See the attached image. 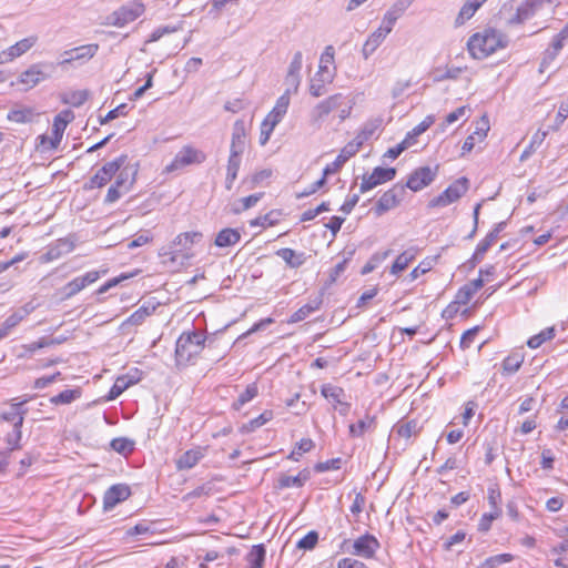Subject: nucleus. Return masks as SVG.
I'll list each match as a JSON object with an SVG mask.
<instances>
[{"mask_svg":"<svg viewBox=\"0 0 568 568\" xmlns=\"http://www.w3.org/2000/svg\"><path fill=\"white\" fill-rule=\"evenodd\" d=\"M202 239L200 232H183L162 246L159 256L165 265H183L193 257L192 247Z\"/></svg>","mask_w":568,"mask_h":568,"instance_id":"1","label":"nucleus"},{"mask_svg":"<svg viewBox=\"0 0 568 568\" xmlns=\"http://www.w3.org/2000/svg\"><path fill=\"white\" fill-rule=\"evenodd\" d=\"M507 37L496 29H485L483 32L474 33L467 41L469 54L477 60H483L498 49L506 48Z\"/></svg>","mask_w":568,"mask_h":568,"instance_id":"2","label":"nucleus"},{"mask_svg":"<svg viewBox=\"0 0 568 568\" xmlns=\"http://www.w3.org/2000/svg\"><path fill=\"white\" fill-rule=\"evenodd\" d=\"M206 336L200 331L183 332L175 344V361L178 365H186L196 358L204 349Z\"/></svg>","mask_w":568,"mask_h":568,"instance_id":"3","label":"nucleus"},{"mask_svg":"<svg viewBox=\"0 0 568 568\" xmlns=\"http://www.w3.org/2000/svg\"><path fill=\"white\" fill-rule=\"evenodd\" d=\"M145 11V7L140 1H132L123 4L106 17V24L123 28L141 17Z\"/></svg>","mask_w":568,"mask_h":568,"instance_id":"4","label":"nucleus"},{"mask_svg":"<svg viewBox=\"0 0 568 568\" xmlns=\"http://www.w3.org/2000/svg\"><path fill=\"white\" fill-rule=\"evenodd\" d=\"M468 190V180L466 178H459L454 181L445 191L439 195L433 197L428 206L429 207H446L452 203L459 200Z\"/></svg>","mask_w":568,"mask_h":568,"instance_id":"5","label":"nucleus"},{"mask_svg":"<svg viewBox=\"0 0 568 568\" xmlns=\"http://www.w3.org/2000/svg\"><path fill=\"white\" fill-rule=\"evenodd\" d=\"M99 51L98 43H89L65 50L61 55L62 60L58 65L64 68L67 65H82L89 62Z\"/></svg>","mask_w":568,"mask_h":568,"instance_id":"6","label":"nucleus"},{"mask_svg":"<svg viewBox=\"0 0 568 568\" xmlns=\"http://www.w3.org/2000/svg\"><path fill=\"white\" fill-rule=\"evenodd\" d=\"M206 155L203 151L191 145H184L174 156L172 162L165 166V172L171 173L181 170L187 165L201 164Z\"/></svg>","mask_w":568,"mask_h":568,"instance_id":"7","label":"nucleus"},{"mask_svg":"<svg viewBox=\"0 0 568 568\" xmlns=\"http://www.w3.org/2000/svg\"><path fill=\"white\" fill-rule=\"evenodd\" d=\"M48 67L49 64L43 62L31 64L20 73L17 79V84L22 85L24 91L36 88L38 84L50 78V74L47 71Z\"/></svg>","mask_w":568,"mask_h":568,"instance_id":"8","label":"nucleus"},{"mask_svg":"<svg viewBox=\"0 0 568 568\" xmlns=\"http://www.w3.org/2000/svg\"><path fill=\"white\" fill-rule=\"evenodd\" d=\"M128 155L121 154L116 159L106 162L89 181L88 189L104 186L126 162Z\"/></svg>","mask_w":568,"mask_h":568,"instance_id":"9","label":"nucleus"},{"mask_svg":"<svg viewBox=\"0 0 568 568\" xmlns=\"http://www.w3.org/2000/svg\"><path fill=\"white\" fill-rule=\"evenodd\" d=\"M106 271H89L85 274L74 277L70 282H68L63 287H61L62 300H69L75 294L80 293L87 286L95 283L101 274H105Z\"/></svg>","mask_w":568,"mask_h":568,"instance_id":"10","label":"nucleus"},{"mask_svg":"<svg viewBox=\"0 0 568 568\" xmlns=\"http://www.w3.org/2000/svg\"><path fill=\"white\" fill-rule=\"evenodd\" d=\"M320 103L324 106V109L331 114L334 111L338 112L339 122L345 121L349 118L353 109V103L348 99V97L343 93H335L326 99L320 101Z\"/></svg>","mask_w":568,"mask_h":568,"instance_id":"11","label":"nucleus"},{"mask_svg":"<svg viewBox=\"0 0 568 568\" xmlns=\"http://www.w3.org/2000/svg\"><path fill=\"white\" fill-rule=\"evenodd\" d=\"M396 176V170L394 168H382L377 166L368 175H363L359 185V193H365L374 187L392 181Z\"/></svg>","mask_w":568,"mask_h":568,"instance_id":"12","label":"nucleus"},{"mask_svg":"<svg viewBox=\"0 0 568 568\" xmlns=\"http://www.w3.org/2000/svg\"><path fill=\"white\" fill-rule=\"evenodd\" d=\"M32 399L31 396H24L21 400L12 399L10 410L0 414V419L13 424V428H21L28 409L24 405Z\"/></svg>","mask_w":568,"mask_h":568,"instance_id":"13","label":"nucleus"},{"mask_svg":"<svg viewBox=\"0 0 568 568\" xmlns=\"http://www.w3.org/2000/svg\"><path fill=\"white\" fill-rule=\"evenodd\" d=\"M381 544L377 538L371 534H365L356 538L353 542L352 554L366 559L375 557Z\"/></svg>","mask_w":568,"mask_h":568,"instance_id":"14","label":"nucleus"},{"mask_svg":"<svg viewBox=\"0 0 568 568\" xmlns=\"http://www.w3.org/2000/svg\"><path fill=\"white\" fill-rule=\"evenodd\" d=\"M335 50L333 45H327L320 57L318 71L316 77L320 78L321 82L332 83L334 81L336 71L335 67L331 70L329 67L334 64Z\"/></svg>","mask_w":568,"mask_h":568,"instance_id":"15","label":"nucleus"},{"mask_svg":"<svg viewBox=\"0 0 568 568\" xmlns=\"http://www.w3.org/2000/svg\"><path fill=\"white\" fill-rule=\"evenodd\" d=\"M404 192L403 186L394 185L392 189L383 193L373 209L376 216H381L387 211L396 207L400 202V194Z\"/></svg>","mask_w":568,"mask_h":568,"instance_id":"16","label":"nucleus"},{"mask_svg":"<svg viewBox=\"0 0 568 568\" xmlns=\"http://www.w3.org/2000/svg\"><path fill=\"white\" fill-rule=\"evenodd\" d=\"M436 178V170L429 166H422L416 169L408 176L406 186L414 192L420 191L429 185Z\"/></svg>","mask_w":568,"mask_h":568,"instance_id":"17","label":"nucleus"},{"mask_svg":"<svg viewBox=\"0 0 568 568\" xmlns=\"http://www.w3.org/2000/svg\"><path fill=\"white\" fill-rule=\"evenodd\" d=\"M131 495V489L125 484L112 485L103 495L104 510L113 509L118 504L126 500Z\"/></svg>","mask_w":568,"mask_h":568,"instance_id":"18","label":"nucleus"},{"mask_svg":"<svg viewBox=\"0 0 568 568\" xmlns=\"http://www.w3.org/2000/svg\"><path fill=\"white\" fill-rule=\"evenodd\" d=\"M291 88H287L285 92L276 100L273 109L267 113L263 121L276 126L287 113L291 103Z\"/></svg>","mask_w":568,"mask_h":568,"instance_id":"19","label":"nucleus"},{"mask_svg":"<svg viewBox=\"0 0 568 568\" xmlns=\"http://www.w3.org/2000/svg\"><path fill=\"white\" fill-rule=\"evenodd\" d=\"M359 151L358 149V143H353L352 141H349L338 153V155L336 156V159L326 164V166L324 168L323 170V173L324 175H332V174H335L337 173L342 166L351 159L353 158L357 152Z\"/></svg>","mask_w":568,"mask_h":568,"instance_id":"20","label":"nucleus"},{"mask_svg":"<svg viewBox=\"0 0 568 568\" xmlns=\"http://www.w3.org/2000/svg\"><path fill=\"white\" fill-rule=\"evenodd\" d=\"M303 65V53L296 51L288 65L287 74L285 78L287 88H291L293 93H296L301 84V70Z\"/></svg>","mask_w":568,"mask_h":568,"instance_id":"21","label":"nucleus"},{"mask_svg":"<svg viewBox=\"0 0 568 568\" xmlns=\"http://www.w3.org/2000/svg\"><path fill=\"white\" fill-rule=\"evenodd\" d=\"M74 247H75V244L72 239H70V237L59 239L48 247V250L44 254V260L47 262L58 260V258L62 257L63 255L71 253L74 250Z\"/></svg>","mask_w":568,"mask_h":568,"instance_id":"22","label":"nucleus"},{"mask_svg":"<svg viewBox=\"0 0 568 568\" xmlns=\"http://www.w3.org/2000/svg\"><path fill=\"white\" fill-rule=\"evenodd\" d=\"M118 172L114 183L121 186L122 191L129 192L136 180L138 163H128L126 161Z\"/></svg>","mask_w":568,"mask_h":568,"instance_id":"23","label":"nucleus"},{"mask_svg":"<svg viewBox=\"0 0 568 568\" xmlns=\"http://www.w3.org/2000/svg\"><path fill=\"white\" fill-rule=\"evenodd\" d=\"M155 310L156 304L151 302L144 303L121 324V328L124 329L128 326H139L143 324L144 321L155 312Z\"/></svg>","mask_w":568,"mask_h":568,"instance_id":"24","label":"nucleus"},{"mask_svg":"<svg viewBox=\"0 0 568 568\" xmlns=\"http://www.w3.org/2000/svg\"><path fill=\"white\" fill-rule=\"evenodd\" d=\"M73 119L74 114L71 110H63L54 116L52 132L55 141L51 143L52 148H55L57 144L60 143L64 130Z\"/></svg>","mask_w":568,"mask_h":568,"instance_id":"25","label":"nucleus"},{"mask_svg":"<svg viewBox=\"0 0 568 568\" xmlns=\"http://www.w3.org/2000/svg\"><path fill=\"white\" fill-rule=\"evenodd\" d=\"M204 457V449L196 447L183 453L176 460L179 470L193 468Z\"/></svg>","mask_w":568,"mask_h":568,"instance_id":"26","label":"nucleus"},{"mask_svg":"<svg viewBox=\"0 0 568 568\" xmlns=\"http://www.w3.org/2000/svg\"><path fill=\"white\" fill-rule=\"evenodd\" d=\"M487 0H465L462 6L456 19L455 27L463 26L466 21L471 19L477 10L486 2Z\"/></svg>","mask_w":568,"mask_h":568,"instance_id":"27","label":"nucleus"},{"mask_svg":"<svg viewBox=\"0 0 568 568\" xmlns=\"http://www.w3.org/2000/svg\"><path fill=\"white\" fill-rule=\"evenodd\" d=\"M311 473L308 469L301 470L296 476L281 474L277 480V488L284 489L290 487H303L310 479Z\"/></svg>","mask_w":568,"mask_h":568,"instance_id":"28","label":"nucleus"},{"mask_svg":"<svg viewBox=\"0 0 568 568\" xmlns=\"http://www.w3.org/2000/svg\"><path fill=\"white\" fill-rule=\"evenodd\" d=\"M246 143V129L243 120L235 121L233 125L230 151L244 152Z\"/></svg>","mask_w":568,"mask_h":568,"instance_id":"29","label":"nucleus"},{"mask_svg":"<svg viewBox=\"0 0 568 568\" xmlns=\"http://www.w3.org/2000/svg\"><path fill=\"white\" fill-rule=\"evenodd\" d=\"M241 241V233L236 229L225 227L221 230L215 237L214 244L217 247L224 248L233 246Z\"/></svg>","mask_w":568,"mask_h":568,"instance_id":"30","label":"nucleus"},{"mask_svg":"<svg viewBox=\"0 0 568 568\" xmlns=\"http://www.w3.org/2000/svg\"><path fill=\"white\" fill-rule=\"evenodd\" d=\"M36 310V305L31 302L26 303L20 308L16 310L10 314L6 320L4 324L10 329L14 328L17 325H19L28 315H30Z\"/></svg>","mask_w":568,"mask_h":568,"instance_id":"31","label":"nucleus"},{"mask_svg":"<svg viewBox=\"0 0 568 568\" xmlns=\"http://www.w3.org/2000/svg\"><path fill=\"white\" fill-rule=\"evenodd\" d=\"M536 12V2L535 1H526L521 3L518 8L516 13L509 19V24H519L524 21L530 19L534 17Z\"/></svg>","mask_w":568,"mask_h":568,"instance_id":"32","label":"nucleus"},{"mask_svg":"<svg viewBox=\"0 0 568 568\" xmlns=\"http://www.w3.org/2000/svg\"><path fill=\"white\" fill-rule=\"evenodd\" d=\"M321 305H322V298H320V297L306 303L305 305L300 307L296 312H294L291 315L288 323H298V322L304 321L312 313L320 310Z\"/></svg>","mask_w":568,"mask_h":568,"instance_id":"33","label":"nucleus"},{"mask_svg":"<svg viewBox=\"0 0 568 568\" xmlns=\"http://www.w3.org/2000/svg\"><path fill=\"white\" fill-rule=\"evenodd\" d=\"M385 39L386 36L379 29L371 33L363 45V57L365 59H368L377 50V48L383 43Z\"/></svg>","mask_w":568,"mask_h":568,"instance_id":"34","label":"nucleus"},{"mask_svg":"<svg viewBox=\"0 0 568 568\" xmlns=\"http://www.w3.org/2000/svg\"><path fill=\"white\" fill-rule=\"evenodd\" d=\"M276 255L281 257L290 267L297 268L305 262L304 253H296L288 247L280 248Z\"/></svg>","mask_w":568,"mask_h":568,"instance_id":"35","label":"nucleus"},{"mask_svg":"<svg viewBox=\"0 0 568 568\" xmlns=\"http://www.w3.org/2000/svg\"><path fill=\"white\" fill-rule=\"evenodd\" d=\"M38 42V36L32 34L27 38L21 39L14 44L9 47V50L13 57V59H18L24 53H27L30 49H32Z\"/></svg>","mask_w":568,"mask_h":568,"instance_id":"36","label":"nucleus"},{"mask_svg":"<svg viewBox=\"0 0 568 568\" xmlns=\"http://www.w3.org/2000/svg\"><path fill=\"white\" fill-rule=\"evenodd\" d=\"M506 223L499 222L495 225V227L477 244V254H486V252L490 248V246L497 240L499 233L505 229Z\"/></svg>","mask_w":568,"mask_h":568,"instance_id":"37","label":"nucleus"},{"mask_svg":"<svg viewBox=\"0 0 568 568\" xmlns=\"http://www.w3.org/2000/svg\"><path fill=\"white\" fill-rule=\"evenodd\" d=\"M274 417V414L272 410H264L261 415H258L257 417L251 419L250 422L243 424L240 428V432L242 434H248V433H252L254 430H256L257 428L262 427L263 425H265L266 423H268L270 420H272Z\"/></svg>","mask_w":568,"mask_h":568,"instance_id":"38","label":"nucleus"},{"mask_svg":"<svg viewBox=\"0 0 568 568\" xmlns=\"http://www.w3.org/2000/svg\"><path fill=\"white\" fill-rule=\"evenodd\" d=\"M266 556V549L263 544L254 545L246 556L250 568H263Z\"/></svg>","mask_w":568,"mask_h":568,"instance_id":"39","label":"nucleus"},{"mask_svg":"<svg viewBox=\"0 0 568 568\" xmlns=\"http://www.w3.org/2000/svg\"><path fill=\"white\" fill-rule=\"evenodd\" d=\"M263 195H264V193L260 192V193L251 194L248 196L240 199L239 201H236L235 203L232 204L231 212L233 214H240V213L255 206L256 203L263 197Z\"/></svg>","mask_w":568,"mask_h":568,"instance_id":"40","label":"nucleus"},{"mask_svg":"<svg viewBox=\"0 0 568 568\" xmlns=\"http://www.w3.org/2000/svg\"><path fill=\"white\" fill-rule=\"evenodd\" d=\"M416 257V250L415 248H408L400 253L396 260L394 261L390 273L392 274H398L399 272L404 271L408 264Z\"/></svg>","mask_w":568,"mask_h":568,"instance_id":"41","label":"nucleus"},{"mask_svg":"<svg viewBox=\"0 0 568 568\" xmlns=\"http://www.w3.org/2000/svg\"><path fill=\"white\" fill-rule=\"evenodd\" d=\"M36 116V112L32 108L13 109L8 112L7 119L16 123H28L32 122Z\"/></svg>","mask_w":568,"mask_h":568,"instance_id":"42","label":"nucleus"},{"mask_svg":"<svg viewBox=\"0 0 568 568\" xmlns=\"http://www.w3.org/2000/svg\"><path fill=\"white\" fill-rule=\"evenodd\" d=\"M321 394L331 403L335 405L342 404L343 398L345 397V392L342 387L332 385V384H324L321 387Z\"/></svg>","mask_w":568,"mask_h":568,"instance_id":"43","label":"nucleus"},{"mask_svg":"<svg viewBox=\"0 0 568 568\" xmlns=\"http://www.w3.org/2000/svg\"><path fill=\"white\" fill-rule=\"evenodd\" d=\"M81 397V389H64L50 398L52 405H68Z\"/></svg>","mask_w":568,"mask_h":568,"instance_id":"44","label":"nucleus"},{"mask_svg":"<svg viewBox=\"0 0 568 568\" xmlns=\"http://www.w3.org/2000/svg\"><path fill=\"white\" fill-rule=\"evenodd\" d=\"M258 394V388L255 383L246 386L245 390L242 392L237 399L232 404L233 409L240 410L246 403L251 402Z\"/></svg>","mask_w":568,"mask_h":568,"instance_id":"45","label":"nucleus"},{"mask_svg":"<svg viewBox=\"0 0 568 568\" xmlns=\"http://www.w3.org/2000/svg\"><path fill=\"white\" fill-rule=\"evenodd\" d=\"M328 115L324 106L320 102L316 103L308 114L310 125L314 129H320Z\"/></svg>","mask_w":568,"mask_h":568,"instance_id":"46","label":"nucleus"},{"mask_svg":"<svg viewBox=\"0 0 568 568\" xmlns=\"http://www.w3.org/2000/svg\"><path fill=\"white\" fill-rule=\"evenodd\" d=\"M393 430L402 438L409 439L418 433L417 423L415 420H406L397 423Z\"/></svg>","mask_w":568,"mask_h":568,"instance_id":"47","label":"nucleus"},{"mask_svg":"<svg viewBox=\"0 0 568 568\" xmlns=\"http://www.w3.org/2000/svg\"><path fill=\"white\" fill-rule=\"evenodd\" d=\"M375 417L366 415L363 419L358 420L356 424H351L349 435L352 437H362L367 429H369L374 424Z\"/></svg>","mask_w":568,"mask_h":568,"instance_id":"48","label":"nucleus"},{"mask_svg":"<svg viewBox=\"0 0 568 568\" xmlns=\"http://www.w3.org/2000/svg\"><path fill=\"white\" fill-rule=\"evenodd\" d=\"M554 337H555V328L552 326L546 327L545 329L540 331L538 334L531 336L528 339L527 345L530 348H538L545 342L550 341Z\"/></svg>","mask_w":568,"mask_h":568,"instance_id":"49","label":"nucleus"},{"mask_svg":"<svg viewBox=\"0 0 568 568\" xmlns=\"http://www.w3.org/2000/svg\"><path fill=\"white\" fill-rule=\"evenodd\" d=\"M378 124L376 122H367L363 125L361 131L356 134V136L352 140L353 143H358V149L361 150L364 142L371 139L376 130Z\"/></svg>","mask_w":568,"mask_h":568,"instance_id":"50","label":"nucleus"},{"mask_svg":"<svg viewBox=\"0 0 568 568\" xmlns=\"http://www.w3.org/2000/svg\"><path fill=\"white\" fill-rule=\"evenodd\" d=\"M182 28H183V22H179L175 26H161V27H158L150 34V38L146 40V43L156 42L162 37L166 36V34H171V33L178 32V31L182 30Z\"/></svg>","mask_w":568,"mask_h":568,"instance_id":"51","label":"nucleus"},{"mask_svg":"<svg viewBox=\"0 0 568 568\" xmlns=\"http://www.w3.org/2000/svg\"><path fill=\"white\" fill-rule=\"evenodd\" d=\"M523 362L524 358L519 354L508 355L503 361V373L507 375L515 374L520 368Z\"/></svg>","mask_w":568,"mask_h":568,"instance_id":"52","label":"nucleus"},{"mask_svg":"<svg viewBox=\"0 0 568 568\" xmlns=\"http://www.w3.org/2000/svg\"><path fill=\"white\" fill-rule=\"evenodd\" d=\"M130 386H131V382L128 381V376H119L108 393V396H106L108 400L118 398Z\"/></svg>","mask_w":568,"mask_h":568,"instance_id":"53","label":"nucleus"},{"mask_svg":"<svg viewBox=\"0 0 568 568\" xmlns=\"http://www.w3.org/2000/svg\"><path fill=\"white\" fill-rule=\"evenodd\" d=\"M514 560V556L511 554H499L495 556H490L485 559L484 562L479 566V568H497L500 565L510 562Z\"/></svg>","mask_w":568,"mask_h":568,"instance_id":"54","label":"nucleus"},{"mask_svg":"<svg viewBox=\"0 0 568 568\" xmlns=\"http://www.w3.org/2000/svg\"><path fill=\"white\" fill-rule=\"evenodd\" d=\"M88 100V92L85 90H78L67 93L62 98V102L72 106H81Z\"/></svg>","mask_w":568,"mask_h":568,"instance_id":"55","label":"nucleus"},{"mask_svg":"<svg viewBox=\"0 0 568 568\" xmlns=\"http://www.w3.org/2000/svg\"><path fill=\"white\" fill-rule=\"evenodd\" d=\"M314 447V443L311 438H303L297 444L296 447L288 455V459L298 462L304 453L310 452Z\"/></svg>","mask_w":568,"mask_h":568,"instance_id":"56","label":"nucleus"},{"mask_svg":"<svg viewBox=\"0 0 568 568\" xmlns=\"http://www.w3.org/2000/svg\"><path fill=\"white\" fill-rule=\"evenodd\" d=\"M53 343H54V341H48V338L42 337L39 341L22 345L21 348L23 349V353L19 354V357L21 358V357L31 356L38 349L51 346V345H53Z\"/></svg>","mask_w":568,"mask_h":568,"instance_id":"57","label":"nucleus"},{"mask_svg":"<svg viewBox=\"0 0 568 568\" xmlns=\"http://www.w3.org/2000/svg\"><path fill=\"white\" fill-rule=\"evenodd\" d=\"M133 445L134 444L132 440L124 437H119L111 440L112 449L122 455H128L132 453V450L134 449Z\"/></svg>","mask_w":568,"mask_h":568,"instance_id":"58","label":"nucleus"},{"mask_svg":"<svg viewBox=\"0 0 568 568\" xmlns=\"http://www.w3.org/2000/svg\"><path fill=\"white\" fill-rule=\"evenodd\" d=\"M389 254L390 250H386L384 252H378L374 254L371 257V260L363 266L362 274L365 275L373 272L378 266L379 263H382L384 260L388 257Z\"/></svg>","mask_w":568,"mask_h":568,"instance_id":"59","label":"nucleus"},{"mask_svg":"<svg viewBox=\"0 0 568 568\" xmlns=\"http://www.w3.org/2000/svg\"><path fill=\"white\" fill-rule=\"evenodd\" d=\"M466 68L460 67H447L444 72H436L434 77L435 82H442L445 80H456Z\"/></svg>","mask_w":568,"mask_h":568,"instance_id":"60","label":"nucleus"},{"mask_svg":"<svg viewBox=\"0 0 568 568\" xmlns=\"http://www.w3.org/2000/svg\"><path fill=\"white\" fill-rule=\"evenodd\" d=\"M243 153L244 152L230 151V156H229L227 166H226V174L237 176Z\"/></svg>","mask_w":568,"mask_h":568,"instance_id":"61","label":"nucleus"},{"mask_svg":"<svg viewBox=\"0 0 568 568\" xmlns=\"http://www.w3.org/2000/svg\"><path fill=\"white\" fill-rule=\"evenodd\" d=\"M501 515V510H494L491 509L489 513H485L479 523H478V529L479 531L486 532L490 529L491 523L499 518Z\"/></svg>","mask_w":568,"mask_h":568,"instance_id":"62","label":"nucleus"},{"mask_svg":"<svg viewBox=\"0 0 568 568\" xmlns=\"http://www.w3.org/2000/svg\"><path fill=\"white\" fill-rule=\"evenodd\" d=\"M488 504L494 510H501L499 504L501 501V493L497 485L488 487L487 491Z\"/></svg>","mask_w":568,"mask_h":568,"instance_id":"63","label":"nucleus"},{"mask_svg":"<svg viewBox=\"0 0 568 568\" xmlns=\"http://www.w3.org/2000/svg\"><path fill=\"white\" fill-rule=\"evenodd\" d=\"M328 82H321L320 78H317L315 75L314 79L310 83V88H308L310 94L313 98H320V97L324 95L326 93V91H327L326 90V84Z\"/></svg>","mask_w":568,"mask_h":568,"instance_id":"64","label":"nucleus"}]
</instances>
